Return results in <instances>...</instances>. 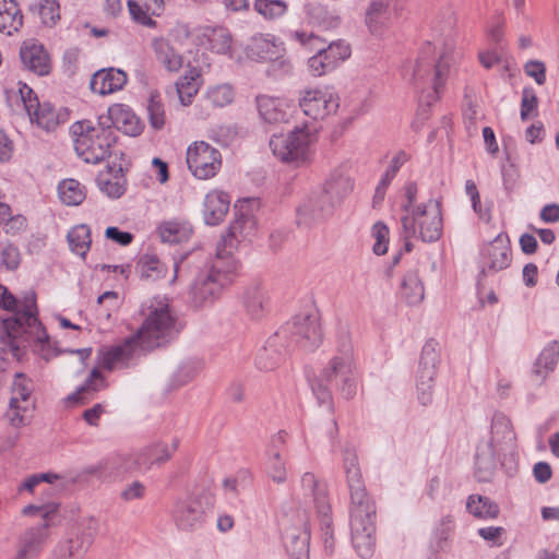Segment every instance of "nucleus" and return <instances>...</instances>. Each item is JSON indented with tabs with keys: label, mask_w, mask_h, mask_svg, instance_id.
I'll list each match as a JSON object with an SVG mask.
<instances>
[{
	"label": "nucleus",
	"mask_w": 559,
	"mask_h": 559,
	"mask_svg": "<svg viewBox=\"0 0 559 559\" xmlns=\"http://www.w3.org/2000/svg\"><path fill=\"white\" fill-rule=\"evenodd\" d=\"M343 467L349 489V528L350 539L357 555L362 559L370 558L376 547L377 508L373 499L366 490L358 455L354 448L343 451Z\"/></svg>",
	"instance_id": "f257e3e1"
},
{
	"label": "nucleus",
	"mask_w": 559,
	"mask_h": 559,
	"mask_svg": "<svg viewBox=\"0 0 559 559\" xmlns=\"http://www.w3.org/2000/svg\"><path fill=\"white\" fill-rule=\"evenodd\" d=\"M236 271L237 261L231 251L221 250L217 246L215 257L199 271L191 285L193 302L202 306L218 299L234 282Z\"/></svg>",
	"instance_id": "f03ea898"
},
{
	"label": "nucleus",
	"mask_w": 559,
	"mask_h": 559,
	"mask_svg": "<svg viewBox=\"0 0 559 559\" xmlns=\"http://www.w3.org/2000/svg\"><path fill=\"white\" fill-rule=\"evenodd\" d=\"M330 385L338 388L346 400L356 395L357 373L354 358L333 356L320 376L311 381V390L318 403L325 404L328 411L332 413L334 406Z\"/></svg>",
	"instance_id": "7ed1b4c3"
},
{
	"label": "nucleus",
	"mask_w": 559,
	"mask_h": 559,
	"mask_svg": "<svg viewBox=\"0 0 559 559\" xmlns=\"http://www.w3.org/2000/svg\"><path fill=\"white\" fill-rule=\"evenodd\" d=\"M3 326L10 338L12 355L20 358L24 342L47 343L49 336L37 318L36 296L31 292L25 295L23 304L16 312L3 321Z\"/></svg>",
	"instance_id": "20e7f679"
},
{
	"label": "nucleus",
	"mask_w": 559,
	"mask_h": 559,
	"mask_svg": "<svg viewBox=\"0 0 559 559\" xmlns=\"http://www.w3.org/2000/svg\"><path fill=\"white\" fill-rule=\"evenodd\" d=\"M179 332L176 319L170 313L167 302L153 299L147 306L145 320L134 338L146 353L169 343Z\"/></svg>",
	"instance_id": "39448f33"
},
{
	"label": "nucleus",
	"mask_w": 559,
	"mask_h": 559,
	"mask_svg": "<svg viewBox=\"0 0 559 559\" xmlns=\"http://www.w3.org/2000/svg\"><path fill=\"white\" fill-rule=\"evenodd\" d=\"M74 140V150L78 156L87 164H98L110 155V150L116 143V134L112 129L100 124V120L76 121L71 127Z\"/></svg>",
	"instance_id": "423d86ee"
},
{
	"label": "nucleus",
	"mask_w": 559,
	"mask_h": 559,
	"mask_svg": "<svg viewBox=\"0 0 559 559\" xmlns=\"http://www.w3.org/2000/svg\"><path fill=\"white\" fill-rule=\"evenodd\" d=\"M292 38L316 50V55L308 59V68L312 75L322 76L335 70L343 61L350 57V47L344 40H336L324 46V41L313 33L295 31Z\"/></svg>",
	"instance_id": "0eeeda50"
},
{
	"label": "nucleus",
	"mask_w": 559,
	"mask_h": 559,
	"mask_svg": "<svg viewBox=\"0 0 559 559\" xmlns=\"http://www.w3.org/2000/svg\"><path fill=\"white\" fill-rule=\"evenodd\" d=\"M402 235L407 238L417 237L423 242H436L442 236L443 218L441 203L429 199L416 209L401 216Z\"/></svg>",
	"instance_id": "6e6552de"
},
{
	"label": "nucleus",
	"mask_w": 559,
	"mask_h": 559,
	"mask_svg": "<svg viewBox=\"0 0 559 559\" xmlns=\"http://www.w3.org/2000/svg\"><path fill=\"white\" fill-rule=\"evenodd\" d=\"M297 496L304 499L307 507L312 506L314 508L320 518L324 550L326 554L332 555L335 549V538L326 485L320 481L312 473L306 472L300 478V492Z\"/></svg>",
	"instance_id": "1a4fd4ad"
},
{
	"label": "nucleus",
	"mask_w": 559,
	"mask_h": 559,
	"mask_svg": "<svg viewBox=\"0 0 559 559\" xmlns=\"http://www.w3.org/2000/svg\"><path fill=\"white\" fill-rule=\"evenodd\" d=\"M451 58L448 51L440 53L439 58L435 57V47L431 43L424 45L413 67V81L417 85L431 73L433 67L432 92L428 94L427 105H431L439 98L440 88L442 87L450 69Z\"/></svg>",
	"instance_id": "9d476101"
},
{
	"label": "nucleus",
	"mask_w": 559,
	"mask_h": 559,
	"mask_svg": "<svg viewBox=\"0 0 559 559\" xmlns=\"http://www.w3.org/2000/svg\"><path fill=\"white\" fill-rule=\"evenodd\" d=\"M261 202L257 198L238 201L235 204V219L230 223L227 235L222 238L221 250L230 251L236 243L250 239L257 228L255 213L260 210Z\"/></svg>",
	"instance_id": "9b49d317"
},
{
	"label": "nucleus",
	"mask_w": 559,
	"mask_h": 559,
	"mask_svg": "<svg viewBox=\"0 0 559 559\" xmlns=\"http://www.w3.org/2000/svg\"><path fill=\"white\" fill-rule=\"evenodd\" d=\"M289 344H295L307 350H313L322 341V331L319 314L316 310L302 312L293 318L278 331Z\"/></svg>",
	"instance_id": "f8f14e48"
},
{
	"label": "nucleus",
	"mask_w": 559,
	"mask_h": 559,
	"mask_svg": "<svg viewBox=\"0 0 559 559\" xmlns=\"http://www.w3.org/2000/svg\"><path fill=\"white\" fill-rule=\"evenodd\" d=\"M312 139L304 128H296L287 134H274L270 140L273 154L286 163H305L310 158Z\"/></svg>",
	"instance_id": "ddd939ff"
},
{
	"label": "nucleus",
	"mask_w": 559,
	"mask_h": 559,
	"mask_svg": "<svg viewBox=\"0 0 559 559\" xmlns=\"http://www.w3.org/2000/svg\"><path fill=\"white\" fill-rule=\"evenodd\" d=\"M187 165L197 179L207 180L219 171L222 155L204 141L194 142L187 150Z\"/></svg>",
	"instance_id": "4468645a"
},
{
	"label": "nucleus",
	"mask_w": 559,
	"mask_h": 559,
	"mask_svg": "<svg viewBox=\"0 0 559 559\" xmlns=\"http://www.w3.org/2000/svg\"><path fill=\"white\" fill-rule=\"evenodd\" d=\"M282 539L292 559H309L310 532L306 514L296 521L285 515L282 522Z\"/></svg>",
	"instance_id": "2eb2a0df"
},
{
	"label": "nucleus",
	"mask_w": 559,
	"mask_h": 559,
	"mask_svg": "<svg viewBox=\"0 0 559 559\" xmlns=\"http://www.w3.org/2000/svg\"><path fill=\"white\" fill-rule=\"evenodd\" d=\"M207 502L201 496L178 498L171 508L170 516L177 528L194 531L200 528L205 520Z\"/></svg>",
	"instance_id": "dca6fc26"
},
{
	"label": "nucleus",
	"mask_w": 559,
	"mask_h": 559,
	"mask_svg": "<svg viewBox=\"0 0 559 559\" xmlns=\"http://www.w3.org/2000/svg\"><path fill=\"white\" fill-rule=\"evenodd\" d=\"M511 247L507 234L500 233L484 245L479 253V273L487 276L507 269L511 263Z\"/></svg>",
	"instance_id": "f3484780"
},
{
	"label": "nucleus",
	"mask_w": 559,
	"mask_h": 559,
	"mask_svg": "<svg viewBox=\"0 0 559 559\" xmlns=\"http://www.w3.org/2000/svg\"><path fill=\"white\" fill-rule=\"evenodd\" d=\"M96 522L90 520L85 527H78L53 549L49 559H82L96 534Z\"/></svg>",
	"instance_id": "a211bd4d"
},
{
	"label": "nucleus",
	"mask_w": 559,
	"mask_h": 559,
	"mask_svg": "<svg viewBox=\"0 0 559 559\" xmlns=\"http://www.w3.org/2000/svg\"><path fill=\"white\" fill-rule=\"evenodd\" d=\"M338 105V96L326 86L306 90L299 99L304 114L314 120L335 112Z\"/></svg>",
	"instance_id": "6ab92c4d"
},
{
	"label": "nucleus",
	"mask_w": 559,
	"mask_h": 559,
	"mask_svg": "<svg viewBox=\"0 0 559 559\" xmlns=\"http://www.w3.org/2000/svg\"><path fill=\"white\" fill-rule=\"evenodd\" d=\"M32 93V90H28V96H31ZM22 99L31 121L48 132L55 130L60 123H64L68 120V111L66 109L57 110L50 103H38L37 97H34V99L28 97V99H26L25 96L22 95Z\"/></svg>",
	"instance_id": "aec40b11"
},
{
	"label": "nucleus",
	"mask_w": 559,
	"mask_h": 559,
	"mask_svg": "<svg viewBox=\"0 0 559 559\" xmlns=\"http://www.w3.org/2000/svg\"><path fill=\"white\" fill-rule=\"evenodd\" d=\"M99 120L105 128L121 131L130 136H136L143 130V124L136 115L122 104L109 107L107 115L99 116Z\"/></svg>",
	"instance_id": "412c9836"
},
{
	"label": "nucleus",
	"mask_w": 559,
	"mask_h": 559,
	"mask_svg": "<svg viewBox=\"0 0 559 559\" xmlns=\"http://www.w3.org/2000/svg\"><path fill=\"white\" fill-rule=\"evenodd\" d=\"M145 354L133 335L126 338L121 344L102 347L98 350V359L102 367L112 370L117 366H128L134 357Z\"/></svg>",
	"instance_id": "4be33fe9"
},
{
	"label": "nucleus",
	"mask_w": 559,
	"mask_h": 559,
	"mask_svg": "<svg viewBox=\"0 0 559 559\" xmlns=\"http://www.w3.org/2000/svg\"><path fill=\"white\" fill-rule=\"evenodd\" d=\"M20 58L24 69L39 75H48L51 71V60L41 44L25 41L20 48Z\"/></svg>",
	"instance_id": "5701e85b"
},
{
	"label": "nucleus",
	"mask_w": 559,
	"mask_h": 559,
	"mask_svg": "<svg viewBox=\"0 0 559 559\" xmlns=\"http://www.w3.org/2000/svg\"><path fill=\"white\" fill-rule=\"evenodd\" d=\"M288 346L289 345L286 344V341L283 338V334L275 332L259 350L255 358L257 367L263 371L275 369L283 361Z\"/></svg>",
	"instance_id": "b1692460"
},
{
	"label": "nucleus",
	"mask_w": 559,
	"mask_h": 559,
	"mask_svg": "<svg viewBox=\"0 0 559 559\" xmlns=\"http://www.w3.org/2000/svg\"><path fill=\"white\" fill-rule=\"evenodd\" d=\"M335 207L334 202L330 199L325 191L309 197L298 207V223L309 224L312 221L323 218L332 213Z\"/></svg>",
	"instance_id": "393cba45"
},
{
	"label": "nucleus",
	"mask_w": 559,
	"mask_h": 559,
	"mask_svg": "<svg viewBox=\"0 0 559 559\" xmlns=\"http://www.w3.org/2000/svg\"><path fill=\"white\" fill-rule=\"evenodd\" d=\"M48 523L27 530L20 538L16 559H32L37 557L44 549L48 539Z\"/></svg>",
	"instance_id": "a878e982"
},
{
	"label": "nucleus",
	"mask_w": 559,
	"mask_h": 559,
	"mask_svg": "<svg viewBox=\"0 0 559 559\" xmlns=\"http://www.w3.org/2000/svg\"><path fill=\"white\" fill-rule=\"evenodd\" d=\"M197 44L214 53L228 55L233 37L224 27H204L197 36Z\"/></svg>",
	"instance_id": "bb28decb"
},
{
	"label": "nucleus",
	"mask_w": 559,
	"mask_h": 559,
	"mask_svg": "<svg viewBox=\"0 0 559 559\" xmlns=\"http://www.w3.org/2000/svg\"><path fill=\"white\" fill-rule=\"evenodd\" d=\"M127 83V73L120 69L108 68L93 74L90 86L94 93L107 95L120 91Z\"/></svg>",
	"instance_id": "cd10ccee"
},
{
	"label": "nucleus",
	"mask_w": 559,
	"mask_h": 559,
	"mask_svg": "<svg viewBox=\"0 0 559 559\" xmlns=\"http://www.w3.org/2000/svg\"><path fill=\"white\" fill-rule=\"evenodd\" d=\"M502 451L492 443H481L475 455V477L480 483L490 481L495 475L498 456Z\"/></svg>",
	"instance_id": "c85d7f7f"
},
{
	"label": "nucleus",
	"mask_w": 559,
	"mask_h": 559,
	"mask_svg": "<svg viewBox=\"0 0 559 559\" xmlns=\"http://www.w3.org/2000/svg\"><path fill=\"white\" fill-rule=\"evenodd\" d=\"M354 189V179L345 167L335 168L325 182L324 191L334 202L340 204Z\"/></svg>",
	"instance_id": "c756f323"
},
{
	"label": "nucleus",
	"mask_w": 559,
	"mask_h": 559,
	"mask_svg": "<svg viewBox=\"0 0 559 559\" xmlns=\"http://www.w3.org/2000/svg\"><path fill=\"white\" fill-rule=\"evenodd\" d=\"M439 362V344L435 340H429L421 350L416 382L424 381L425 383L435 384Z\"/></svg>",
	"instance_id": "7c9ffc66"
},
{
	"label": "nucleus",
	"mask_w": 559,
	"mask_h": 559,
	"mask_svg": "<svg viewBox=\"0 0 559 559\" xmlns=\"http://www.w3.org/2000/svg\"><path fill=\"white\" fill-rule=\"evenodd\" d=\"M515 442V432L513 430L511 420L502 413H496L491 419V438L487 443H492V447L504 451L512 449Z\"/></svg>",
	"instance_id": "2f4dec72"
},
{
	"label": "nucleus",
	"mask_w": 559,
	"mask_h": 559,
	"mask_svg": "<svg viewBox=\"0 0 559 559\" xmlns=\"http://www.w3.org/2000/svg\"><path fill=\"white\" fill-rule=\"evenodd\" d=\"M230 199L223 191L213 190L205 195L203 216L207 225H218L229 210Z\"/></svg>",
	"instance_id": "473e14b6"
},
{
	"label": "nucleus",
	"mask_w": 559,
	"mask_h": 559,
	"mask_svg": "<svg viewBox=\"0 0 559 559\" xmlns=\"http://www.w3.org/2000/svg\"><path fill=\"white\" fill-rule=\"evenodd\" d=\"M283 47L274 37L257 35L247 47V56L255 61H273L282 56Z\"/></svg>",
	"instance_id": "72a5a7b5"
},
{
	"label": "nucleus",
	"mask_w": 559,
	"mask_h": 559,
	"mask_svg": "<svg viewBox=\"0 0 559 559\" xmlns=\"http://www.w3.org/2000/svg\"><path fill=\"white\" fill-rule=\"evenodd\" d=\"M167 0H129L128 8L131 17L144 25L155 26V21L151 17L152 15H160L165 9Z\"/></svg>",
	"instance_id": "f704fd0d"
},
{
	"label": "nucleus",
	"mask_w": 559,
	"mask_h": 559,
	"mask_svg": "<svg viewBox=\"0 0 559 559\" xmlns=\"http://www.w3.org/2000/svg\"><path fill=\"white\" fill-rule=\"evenodd\" d=\"M257 107L265 122L278 123L287 120L289 105L284 99L261 95L257 97Z\"/></svg>",
	"instance_id": "c9c22d12"
},
{
	"label": "nucleus",
	"mask_w": 559,
	"mask_h": 559,
	"mask_svg": "<svg viewBox=\"0 0 559 559\" xmlns=\"http://www.w3.org/2000/svg\"><path fill=\"white\" fill-rule=\"evenodd\" d=\"M392 19L390 0H372L365 13V23L370 33L379 34Z\"/></svg>",
	"instance_id": "e433bc0d"
},
{
	"label": "nucleus",
	"mask_w": 559,
	"mask_h": 559,
	"mask_svg": "<svg viewBox=\"0 0 559 559\" xmlns=\"http://www.w3.org/2000/svg\"><path fill=\"white\" fill-rule=\"evenodd\" d=\"M178 448V441H174L171 447L158 443L152 445L141 453L135 459V465L139 469H148L154 465H160L170 459L171 454Z\"/></svg>",
	"instance_id": "4c0bfd02"
},
{
	"label": "nucleus",
	"mask_w": 559,
	"mask_h": 559,
	"mask_svg": "<svg viewBox=\"0 0 559 559\" xmlns=\"http://www.w3.org/2000/svg\"><path fill=\"white\" fill-rule=\"evenodd\" d=\"M23 14L15 0H0V32L12 35L23 26Z\"/></svg>",
	"instance_id": "58836bf2"
},
{
	"label": "nucleus",
	"mask_w": 559,
	"mask_h": 559,
	"mask_svg": "<svg viewBox=\"0 0 559 559\" xmlns=\"http://www.w3.org/2000/svg\"><path fill=\"white\" fill-rule=\"evenodd\" d=\"M155 57L169 72H178L183 64L182 56L175 50L168 40L155 38L152 41Z\"/></svg>",
	"instance_id": "ea45409f"
},
{
	"label": "nucleus",
	"mask_w": 559,
	"mask_h": 559,
	"mask_svg": "<svg viewBox=\"0 0 559 559\" xmlns=\"http://www.w3.org/2000/svg\"><path fill=\"white\" fill-rule=\"evenodd\" d=\"M559 359V342H549L539 353L534 362V373L540 379H545L552 372Z\"/></svg>",
	"instance_id": "a19ab883"
},
{
	"label": "nucleus",
	"mask_w": 559,
	"mask_h": 559,
	"mask_svg": "<svg viewBox=\"0 0 559 559\" xmlns=\"http://www.w3.org/2000/svg\"><path fill=\"white\" fill-rule=\"evenodd\" d=\"M201 71L198 68H190L186 74L176 83V90L183 106L192 103V98L198 94L200 87Z\"/></svg>",
	"instance_id": "79ce46f5"
},
{
	"label": "nucleus",
	"mask_w": 559,
	"mask_h": 559,
	"mask_svg": "<svg viewBox=\"0 0 559 559\" xmlns=\"http://www.w3.org/2000/svg\"><path fill=\"white\" fill-rule=\"evenodd\" d=\"M126 178L119 167L111 174L110 169L97 177L98 188L103 193L112 199H118L126 192Z\"/></svg>",
	"instance_id": "37998d69"
},
{
	"label": "nucleus",
	"mask_w": 559,
	"mask_h": 559,
	"mask_svg": "<svg viewBox=\"0 0 559 559\" xmlns=\"http://www.w3.org/2000/svg\"><path fill=\"white\" fill-rule=\"evenodd\" d=\"M166 270L165 264L153 253L142 254L136 262V272L141 278L159 280L165 276Z\"/></svg>",
	"instance_id": "c03bdc74"
},
{
	"label": "nucleus",
	"mask_w": 559,
	"mask_h": 559,
	"mask_svg": "<svg viewBox=\"0 0 559 559\" xmlns=\"http://www.w3.org/2000/svg\"><path fill=\"white\" fill-rule=\"evenodd\" d=\"M67 239L70 250L84 258L92 243L91 229L85 224L76 225L69 230Z\"/></svg>",
	"instance_id": "a18cd8bd"
},
{
	"label": "nucleus",
	"mask_w": 559,
	"mask_h": 559,
	"mask_svg": "<svg viewBox=\"0 0 559 559\" xmlns=\"http://www.w3.org/2000/svg\"><path fill=\"white\" fill-rule=\"evenodd\" d=\"M104 384L102 373L95 368L92 370L85 383L81 385L74 393L68 395L67 402L75 404H84L93 393L100 390Z\"/></svg>",
	"instance_id": "49530a36"
},
{
	"label": "nucleus",
	"mask_w": 559,
	"mask_h": 559,
	"mask_svg": "<svg viewBox=\"0 0 559 559\" xmlns=\"http://www.w3.org/2000/svg\"><path fill=\"white\" fill-rule=\"evenodd\" d=\"M401 294L408 305H417L424 299V285L417 272L411 271L405 274L401 286Z\"/></svg>",
	"instance_id": "de8ad7c7"
},
{
	"label": "nucleus",
	"mask_w": 559,
	"mask_h": 559,
	"mask_svg": "<svg viewBox=\"0 0 559 559\" xmlns=\"http://www.w3.org/2000/svg\"><path fill=\"white\" fill-rule=\"evenodd\" d=\"M466 508L469 513L479 519H495L499 514L498 504L484 496H469Z\"/></svg>",
	"instance_id": "09e8293b"
},
{
	"label": "nucleus",
	"mask_w": 559,
	"mask_h": 559,
	"mask_svg": "<svg viewBox=\"0 0 559 559\" xmlns=\"http://www.w3.org/2000/svg\"><path fill=\"white\" fill-rule=\"evenodd\" d=\"M60 200L70 206L81 204L85 198V188L75 179H66L58 187Z\"/></svg>",
	"instance_id": "8fccbe9b"
},
{
	"label": "nucleus",
	"mask_w": 559,
	"mask_h": 559,
	"mask_svg": "<svg viewBox=\"0 0 559 559\" xmlns=\"http://www.w3.org/2000/svg\"><path fill=\"white\" fill-rule=\"evenodd\" d=\"M158 233L163 242L178 243L190 237L191 228L178 221H167L159 225Z\"/></svg>",
	"instance_id": "3c124183"
},
{
	"label": "nucleus",
	"mask_w": 559,
	"mask_h": 559,
	"mask_svg": "<svg viewBox=\"0 0 559 559\" xmlns=\"http://www.w3.org/2000/svg\"><path fill=\"white\" fill-rule=\"evenodd\" d=\"M32 391V381L25 374L16 373L11 388L12 395L10 402L34 407V402L31 397Z\"/></svg>",
	"instance_id": "603ef678"
},
{
	"label": "nucleus",
	"mask_w": 559,
	"mask_h": 559,
	"mask_svg": "<svg viewBox=\"0 0 559 559\" xmlns=\"http://www.w3.org/2000/svg\"><path fill=\"white\" fill-rule=\"evenodd\" d=\"M266 474L276 484H284L287 480L286 461L278 451L267 452Z\"/></svg>",
	"instance_id": "864d4df0"
},
{
	"label": "nucleus",
	"mask_w": 559,
	"mask_h": 559,
	"mask_svg": "<svg viewBox=\"0 0 559 559\" xmlns=\"http://www.w3.org/2000/svg\"><path fill=\"white\" fill-rule=\"evenodd\" d=\"M235 93L229 84L210 87L205 94V102L214 108H222L233 103Z\"/></svg>",
	"instance_id": "5fc2aeb1"
},
{
	"label": "nucleus",
	"mask_w": 559,
	"mask_h": 559,
	"mask_svg": "<svg viewBox=\"0 0 559 559\" xmlns=\"http://www.w3.org/2000/svg\"><path fill=\"white\" fill-rule=\"evenodd\" d=\"M253 7L265 20L281 17L287 11V3L283 0H255Z\"/></svg>",
	"instance_id": "6e6d98bb"
},
{
	"label": "nucleus",
	"mask_w": 559,
	"mask_h": 559,
	"mask_svg": "<svg viewBox=\"0 0 559 559\" xmlns=\"http://www.w3.org/2000/svg\"><path fill=\"white\" fill-rule=\"evenodd\" d=\"M265 294L259 287L249 288L245 294V307L252 318H260L264 310Z\"/></svg>",
	"instance_id": "4d7b16f0"
},
{
	"label": "nucleus",
	"mask_w": 559,
	"mask_h": 559,
	"mask_svg": "<svg viewBox=\"0 0 559 559\" xmlns=\"http://www.w3.org/2000/svg\"><path fill=\"white\" fill-rule=\"evenodd\" d=\"M32 409V406L9 402L4 418L12 427L20 428L27 424Z\"/></svg>",
	"instance_id": "13d9d810"
},
{
	"label": "nucleus",
	"mask_w": 559,
	"mask_h": 559,
	"mask_svg": "<svg viewBox=\"0 0 559 559\" xmlns=\"http://www.w3.org/2000/svg\"><path fill=\"white\" fill-rule=\"evenodd\" d=\"M147 114L151 126L159 130L165 124V110L158 94H151L147 105Z\"/></svg>",
	"instance_id": "bf43d9fd"
},
{
	"label": "nucleus",
	"mask_w": 559,
	"mask_h": 559,
	"mask_svg": "<svg viewBox=\"0 0 559 559\" xmlns=\"http://www.w3.org/2000/svg\"><path fill=\"white\" fill-rule=\"evenodd\" d=\"M37 12L43 24L52 26L60 19L58 0H39Z\"/></svg>",
	"instance_id": "052dcab7"
},
{
	"label": "nucleus",
	"mask_w": 559,
	"mask_h": 559,
	"mask_svg": "<svg viewBox=\"0 0 559 559\" xmlns=\"http://www.w3.org/2000/svg\"><path fill=\"white\" fill-rule=\"evenodd\" d=\"M21 263V254L19 249L11 245H4L0 251V264L9 271H14Z\"/></svg>",
	"instance_id": "680f3d73"
},
{
	"label": "nucleus",
	"mask_w": 559,
	"mask_h": 559,
	"mask_svg": "<svg viewBox=\"0 0 559 559\" xmlns=\"http://www.w3.org/2000/svg\"><path fill=\"white\" fill-rule=\"evenodd\" d=\"M372 235L376 238L373 245V252L378 255L384 254L388 251L389 242V228L383 223H376L372 228Z\"/></svg>",
	"instance_id": "e2e57ef3"
},
{
	"label": "nucleus",
	"mask_w": 559,
	"mask_h": 559,
	"mask_svg": "<svg viewBox=\"0 0 559 559\" xmlns=\"http://www.w3.org/2000/svg\"><path fill=\"white\" fill-rule=\"evenodd\" d=\"M537 108V97L532 88H524L521 102V119L526 120Z\"/></svg>",
	"instance_id": "0e129e2a"
},
{
	"label": "nucleus",
	"mask_w": 559,
	"mask_h": 559,
	"mask_svg": "<svg viewBox=\"0 0 559 559\" xmlns=\"http://www.w3.org/2000/svg\"><path fill=\"white\" fill-rule=\"evenodd\" d=\"M340 357L354 358L350 334L347 328H342L337 334V354Z\"/></svg>",
	"instance_id": "69168bd1"
},
{
	"label": "nucleus",
	"mask_w": 559,
	"mask_h": 559,
	"mask_svg": "<svg viewBox=\"0 0 559 559\" xmlns=\"http://www.w3.org/2000/svg\"><path fill=\"white\" fill-rule=\"evenodd\" d=\"M26 227V217L21 214L12 216V213L9 215V218L2 225L4 233L10 235L20 234L21 231H24Z\"/></svg>",
	"instance_id": "338daca9"
},
{
	"label": "nucleus",
	"mask_w": 559,
	"mask_h": 559,
	"mask_svg": "<svg viewBox=\"0 0 559 559\" xmlns=\"http://www.w3.org/2000/svg\"><path fill=\"white\" fill-rule=\"evenodd\" d=\"M525 73L533 78L537 84L542 85L546 81V68L542 61L531 60L524 66Z\"/></svg>",
	"instance_id": "774afa93"
}]
</instances>
